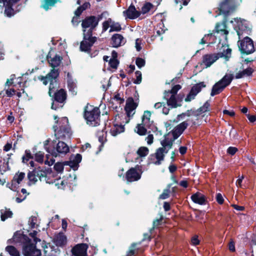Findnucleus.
I'll list each match as a JSON object with an SVG mask.
<instances>
[{"label":"nucleus","instance_id":"41","mask_svg":"<svg viewBox=\"0 0 256 256\" xmlns=\"http://www.w3.org/2000/svg\"><path fill=\"white\" fill-rule=\"evenodd\" d=\"M36 172V176L38 180H42V178H44L46 176V172L44 171L40 166L34 168Z\"/></svg>","mask_w":256,"mask_h":256},{"label":"nucleus","instance_id":"52","mask_svg":"<svg viewBox=\"0 0 256 256\" xmlns=\"http://www.w3.org/2000/svg\"><path fill=\"white\" fill-rule=\"evenodd\" d=\"M170 190L169 189L164 190L163 192L160 195V198L164 200L169 197Z\"/></svg>","mask_w":256,"mask_h":256},{"label":"nucleus","instance_id":"10","mask_svg":"<svg viewBox=\"0 0 256 256\" xmlns=\"http://www.w3.org/2000/svg\"><path fill=\"white\" fill-rule=\"evenodd\" d=\"M86 30H84L85 32ZM83 40L80 42V49L82 51L87 52L90 50V48L96 42V36H92V34H86L84 33Z\"/></svg>","mask_w":256,"mask_h":256},{"label":"nucleus","instance_id":"38","mask_svg":"<svg viewBox=\"0 0 256 256\" xmlns=\"http://www.w3.org/2000/svg\"><path fill=\"white\" fill-rule=\"evenodd\" d=\"M148 152L149 150L148 148L144 146H142L138 149L137 154L140 156L144 157L147 156L148 154Z\"/></svg>","mask_w":256,"mask_h":256},{"label":"nucleus","instance_id":"20","mask_svg":"<svg viewBox=\"0 0 256 256\" xmlns=\"http://www.w3.org/2000/svg\"><path fill=\"white\" fill-rule=\"evenodd\" d=\"M111 44L114 48L120 47L126 42V40L123 36L118 34H114L111 38Z\"/></svg>","mask_w":256,"mask_h":256},{"label":"nucleus","instance_id":"21","mask_svg":"<svg viewBox=\"0 0 256 256\" xmlns=\"http://www.w3.org/2000/svg\"><path fill=\"white\" fill-rule=\"evenodd\" d=\"M68 87L69 90L74 95L76 94V85L74 80H73L71 74L70 72H68L66 76Z\"/></svg>","mask_w":256,"mask_h":256},{"label":"nucleus","instance_id":"62","mask_svg":"<svg viewBox=\"0 0 256 256\" xmlns=\"http://www.w3.org/2000/svg\"><path fill=\"white\" fill-rule=\"evenodd\" d=\"M141 44L142 40L140 39L137 38L136 40V50L138 52L142 50Z\"/></svg>","mask_w":256,"mask_h":256},{"label":"nucleus","instance_id":"61","mask_svg":"<svg viewBox=\"0 0 256 256\" xmlns=\"http://www.w3.org/2000/svg\"><path fill=\"white\" fill-rule=\"evenodd\" d=\"M216 200L217 202L220 204H222L224 201V198L220 193L216 194Z\"/></svg>","mask_w":256,"mask_h":256},{"label":"nucleus","instance_id":"24","mask_svg":"<svg viewBox=\"0 0 256 256\" xmlns=\"http://www.w3.org/2000/svg\"><path fill=\"white\" fill-rule=\"evenodd\" d=\"M47 58L50 66L53 68L59 66L62 60V57L58 55H56L54 57L51 58L50 53L48 55Z\"/></svg>","mask_w":256,"mask_h":256},{"label":"nucleus","instance_id":"3","mask_svg":"<svg viewBox=\"0 0 256 256\" xmlns=\"http://www.w3.org/2000/svg\"><path fill=\"white\" fill-rule=\"evenodd\" d=\"M162 146V148H158L155 153L156 160L154 162L156 165H160L162 162L164 160V154H167L169 150L172 148V140H170L168 138H164L160 142Z\"/></svg>","mask_w":256,"mask_h":256},{"label":"nucleus","instance_id":"43","mask_svg":"<svg viewBox=\"0 0 256 256\" xmlns=\"http://www.w3.org/2000/svg\"><path fill=\"white\" fill-rule=\"evenodd\" d=\"M153 5L150 2L146 3L142 8V13L145 14L148 12L152 8Z\"/></svg>","mask_w":256,"mask_h":256},{"label":"nucleus","instance_id":"22","mask_svg":"<svg viewBox=\"0 0 256 256\" xmlns=\"http://www.w3.org/2000/svg\"><path fill=\"white\" fill-rule=\"evenodd\" d=\"M192 200L196 204L203 205L206 204V198L202 194L198 192L191 196Z\"/></svg>","mask_w":256,"mask_h":256},{"label":"nucleus","instance_id":"16","mask_svg":"<svg viewBox=\"0 0 256 256\" xmlns=\"http://www.w3.org/2000/svg\"><path fill=\"white\" fill-rule=\"evenodd\" d=\"M222 56V55H221V54H205L202 57V64H204L206 68L210 67Z\"/></svg>","mask_w":256,"mask_h":256},{"label":"nucleus","instance_id":"44","mask_svg":"<svg viewBox=\"0 0 256 256\" xmlns=\"http://www.w3.org/2000/svg\"><path fill=\"white\" fill-rule=\"evenodd\" d=\"M35 160L40 164L44 162V154L42 152H38L35 154Z\"/></svg>","mask_w":256,"mask_h":256},{"label":"nucleus","instance_id":"39","mask_svg":"<svg viewBox=\"0 0 256 256\" xmlns=\"http://www.w3.org/2000/svg\"><path fill=\"white\" fill-rule=\"evenodd\" d=\"M122 30L121 26L118 22H116L112 20L110 32L116 31L118 32Z\"/></svg>","mask_w":256,"mask_h":256},{"label":"nucleus","instance_id":"48","mask_svg":"<svg viewBox=\"0 0 256 256\" xmlns=\"http://www.w3.org/2000/svg\"><path fill=\"white\" fill-rule=\"evenodd\" d=\"M54 170L58 173H61L64 170V165L61 162H57L54 166Z\"/></svg>","mask_w":256,"mask_h":256},{"label":"nucleus","instance_id":"18","mask_svg":"<svg viewBox=\"0 0 256 256\" xmlns=\"http://www.w3.org/2000/svg\"><path fill=\"white\" fill-rule=\"evenodd\" d=\"M164 98L166 100L167 105L171 108L180 106V104H178L176 96H174L170 92H164Z\"/></svg>","mask_w":256,"mask_h":256},{"label":"nucleus","instance_id":"47","mask_svg":"<svg viewBox=\"0 0 256 256\" xmlns=\"http://www.w3.org/2000/svg\"><path fill=\"white\" fill-rule=\"evenodd\" d=\"M162 26H164V24L162 23H160L157 26L156 29L157 36H159L164 33L165 30L162 28Z\"/></svg>","mask_w":256,"mask_h":256},{"label":"nucleus","instance_id":"50","mask_svg":"<svg viewBox=\"0 0 256 256\" xmlns=\"http://www.w3.org/2000/svg\"><path fill=\"white\" fill-rule=\"evenodd\" d=\"M110 66L113 68H116L118 64V62L117 59L112 58L110 60L109 62Z\"/></svg>","mask_w":256,"mask_h":256},{"label":"nucleus","instance_id":"12","mask_svg":"<svg viewBox=\"0 0 256 256\" xmlns=\"http://www.w3.org/2000/svg\"><path fill=\"white\" fill-rule=\"evenodd\" d=\"M23 254L25 256H41L40 250L36 249L35 244L30 242L24 244Z\"/></svg>","mask_w":256,"mask_h":256},{"label":"nucleus","instance_id":"51","mask_svg":"<svg viewBox=\"0 0 256 256\" xmlns=\"http://www.w3.org/2000/svg\"><path fill=\"white\" fill-rule=\"evenodd\" d=\"M26 156H23L22 162L24 163H27L29 159L32 158L30 150H26Z\"/></svg>","mask_w":256,"mask_h":256},{"label":"nucleus","instance_id":"31","mask_svg":"<svg viewBox=\"0 0 256 256\" xmlns=\"http://www.w3.org/2000/svg\"><path fill=\"white\" fill-rule=\"evenodd\" d=\"M124 128L122 125H114V127L110 130V133L113 136H116L117 134L124 132Z\"/></svg>","mask_w":256,"mask_h":256},{"label":"nucleus","instance_id":"57","mask_svg":"<svg viewBox=\"0 0 256 256\" xmlns=\"http://www.w3.org/2000/svg\"><path fill=\"white\" fill-rule=\"evenodd\" d=\"M136 246V244H132L130 248L129 251L128 252L126 256H132L136 253V250L134 249V247Z\"/></svg>","mask_w":256,"mask_h":256},{"label":"nucleus","instance_id":"26","mask_svg":"<svg viewBox=\"0 0 256 256\" xmlns=\"http://www.w3.org/2000/svg\"><path fill=\"white\" fill-rule=\"evenodd\" d=\"M66 92L64 89H60L54 94V100L56 102L62 103L66 99Z\"/></svg>","mask_w":256,"mask_h":256},{"label":"nucleus","instance_id":"9","mask_svg":"<svg viewBox=\"0 0 256 256\" xmlns=\"http://www.w3.org/2000/svg\"><path fill=\"white\" fill-rule=\"evenodd\" d=\"M60 125L58 130L57 134L59 138H69L71 136L70 129L68 126V119L66 117L62 118L60 121Z\"/></svg>","mask_w":256,"mask_h":256},{"label":"nucleus","instance_id":"34","mask_svg":"<svg viewBox=\"0 0 256 256\" xmlns=\"http://www.w3.org/2000/svg\"><path fill=\"white\" fill-rule=\"evenodd\" d=\"M6 250L12 256H20V252L16 248L12 246H8L6 248Z\"/></svg>","mask_w":256,"mask_h":256},{"label":"nucleus","instance_id":"64","mask_svg":"<svg viewBox=\"0 0 256 256\" xmlns=\"http://www.w3.org/2000/svg\"><path fill=\"white\" fill-rule=\"evenodd\" d=\"M113 100L118 102L119 104H122L124 102V100L120 98L119 94L115 95L113 98Z\"/></svg>","mask_w":256,"mask_h":256},{"label":"nucleus","instance_id":"37","mask_svg":"<svg viewBox=\"0 0 256 256\" xmlns=\"http://www.w3.org/2000/svg\"><path fill=\"white\" fill-rule=\"evenodd\" d=\"M215 39V36L213 35L212 34H206L204 37L201 40L200 42V44H204L210 40H214Z\"/></svg>","mask_w":256,"mask_h":256},{"label":"nucleus","instance_id":"56","mask_svg":"<svg viewBox=\"0 0 256 256\" xmlns=\"http://www.w3.org/2000/svg\"><path fill=\"white\" fill-rule=\"evenodd\" d=\"M4 90H6V95L8 97H12L15 94L16 90L14 88L6 89V87H5Z\"/></svg>","mask_w":256,"mask_h":256},{"label":"nucleus","instance_id":"59","mask_svg":"<svg viewBox=\"0 0 256 256\" xmlns=\"http://www.w3.org/2000/svg\"><path fill=\"white\" fill-rule=\"evenodd\" d=\"M37 234V232L36 230H33L32 232L30 233V236L33 238L34 241L35 243H36L38 242H40V240L36 238V235Z\"/></svg>","mask_w":256,"mask_h":256},{"label":"nucleus","instance_id":"11","mask_svg":"<svg viewBox=\"0 0 256 256\" xmlns=\"http://www.w3.org/2000/svg\"><path fill=\"white\" fill-rule=\"evenodd\" d=\"M99 19L95 16H90L84 18L82 24L83 28H90L88 34H92V30L98 26Z\"/></svg>","mask_w":256,"mask_h":256},{"label":"nucleus","instance_id":"29","mask_svg":"<svg viewBox=\"0 0 256 256\" xmlns=\"http://www.w3.org/2000/svg\"><path fill=\"white\" fill-rule=\"evenodd\" d=\"M25 177V174L23 172L16 173L12 180L14 184H20Z\"/></svg>","mask_w":256,"mask_h":256},{"label":"nucleus","instance_id":"5","mask_svg":"<svg viewBox=\"0 0 256 256\" xmlns=\"http://www.w3.org/2000/svg\"><path fill=\"white\" fill-rule=\"evenodd\" d=\"M232 80V74H226L220 80L213 86L210 96H213L220 93L231 83Z\"/></svg>","mask_w":256,"mask_h":256},{"label":"nucleus","instance_id":"14","mask_svg":"<svg viewBox=\"0 0 256 256\" xmlns=\"http://www.w3.org/2000/svg\"><path fill=\"white\" fill-rule=\"evenodd\" d=\"M138 104L134 102L132 98H129L127 100L125 106V110L128 118V120L126 121V123L129 122L130 118L135 114V110Z\"/></svg>","mask_w":256,"mask_h":256},{"label":"nucleus","instance_id":"35","mask_svg":"<svg viewBox=\"0 0 256 256\" xmlns=\"http://www.w3.org/2000/svg\"><path fill=\"white\" fill-rule=\"evenodd\" d=\"M56 244L59 246H62L66 242V238L64 234H60L56 237Z\"/></svg>","mask_w":256,"mask_h":256},{"label":"nucleus","instance_id":"55","mask_svg":"<svg viewBox=\"0 0 256 256\" xmlns=\"http://www.w3.org/2000/svg\"><path fill=\"white\" fill-rule=\"evenodd\" d=\"M136 66L139 68H141L142 67L144 66L145 64V61L144 59L142 58H137L136 59Z\"/></svg>","mask_w":256,"mask_h":256},{"label":"nucleus","instance_id":"2","mask_svg":"<svg viewBox=\"0 0 256 256\" xmlns=\"http://www.w3.org/2000/svg\"><path fill=\"white\" fill-rule=\"evenodd\" d=\"M50 142L49 140H47L44 142V148L46 151L55 157L57 156L58 154H66L69 152V147L64 142H58L56 144V147L54 146V144L52 142V147L48 146Z\"/></svg>","mask_w":256,"mask_h":256},{"label":"nucleus","instance_id":"46","mask_svg":"<svg viewBox=\"0 0 256 256\" xmlns=\"http://www.w3.org/2000/svg\"><path fill=\"white\" fill-rule=\"evenodd\" d=\"M112 22V19L108 18L107 20H106L102 23V32H106L109 27L110 28Z\"/></svg>","mask_w":256,"mask_h":256},{"label":"nucleus","instance_id":"63","mask_svg":"<svg viewBox=\"0 0 256 256\" xmlns=\"http://www.w3.org/2000/svg\"><path fill=\"white\" fill-rule=\"evenodd\" d=\"M196 95H194V93H192V91L190 90V94L188 95L186 98H185L186 102H190L192 100L194 99Z\"/></svg>","mask_w":256,"mask_h":256},{"label":"nucleus","instance_id":"19","mask_svg":"<svg viewBox=\"0 0 256 256\" xmlns=\"http://www.w3.org/2000/svg\"><path fill=\"white\" fill-rule=\"evenodd\" d=\"M141 175L138 173L136 168H130L126 173V179L128 182L137 181L140 178Z\"/></svg>","mask_w":256,"mask_h":256},{"label":"nucleus","instance_id":"60","mask_svg":"<svg viewBox=\"0 0 256 256\" xmlns=\"http://www.w3.org/2000/svg\"><path fill=\"white\" fill-rule=\"evenodd\" d=\"M82 160V156L80 154H77L76 156H74L73 159L74 162L75 164H78L81 162Z\"/></svg>","mask_w":256,"mask_h":256},{"label":"nucleus","instance_id":"28","mask_svg":"<svg viewBox=\"0 0 256 256\" xmlns=\"http://www.w3.org/2000/svg\"><path fill=\"white\" fill-rule=\"evenodd\" d=\"M210 106V104L208 102H206L204 105L199 108L195 112L194 114L196 116L202 115L205 112H206L209 110V107Z\"/></svg>","mask_w":256,"mask_h":256},{"label":"nucleus","instance_id":"40","mask_svg":"<svg viewBox=\"0 0 256 256\" xmlns=\"http://www.w3.org/2000/svg\"><path fill=\"white\" fill-rule=\"evenodd\" d=\"M56 3V0H44L42 8L46 10H48L51 6H54Z\"/></svg>","mask_w":256,"mask_h":256},{"label":"nucleus","instance_id":"58","mask_svg":"<svg viewBox=\"0 0 256 256\" xmlns=\"http://www.w3.org/2000/svg\"><path fill=\"white\" fill-rule=\"evenodd\" d=\"M237 151L238 148L233 146H230L227 150V152L232 156Z\"/></svg>","mask_w":256,"mask_h":256},{"label":"nucleus","instance_id":"54","mask_svg":"<svg viewBox=\"0 0 256 256\" xmlns=\"http://www.w3.org/2000/svg\"><path fill=\"white\" fill-rule=\"evenodd\" d=\"M136 79L134 80V83L139 84L142 82V74L140 71H136L135 73Z\"/></svg>","mask_w":256,"mask_h":256},{"label":"nucleus","instance_id":"17","mask_svg":"<svg viewBox=\"0 0 256 256\" xmlns=\"http://www.w3.org/2000/svg\"><path fill=\"white\" fill-rule=\"evenodd\" d=\"M140 14V12L138 11L134 6L130 5L128 8L123 12V16L126 19L134 20L138 18Z\"/></svg>","mask_w":256,"mask_h":256},{"label":"nucleus","instance_id":"45","mask_svg":"<svg viewBox=\"0 0 256 256\" xmlns=\"http://www.w3.org/2000/svg\"><path fill=\"white\" fill-rule=\"evenodd\" d=\"M217 54H221V55H222V56L220 58L224 57L226 60H228L231 54V50L230 48H227L226 50H224L222 52H218Z\"/></svg>","mask_w":256,"mask_h":256},{"label":"nucleus","instance_id":"6","mask_svg":"<svg viewBox=\"0 0 256 256\" xmlns=\"http://www.w3.org/2000/svg\"><path fill=\"white\" fill-rule=\"evenodd\" d=\"M242 38V40H240L238 42V45L240 52L246 54H251L254 52L255 48L253 40L248 36Z\"/></svg>","mask_w":256,"mask_h":256},{"label":"nucleus","instance_id":"13","mask_svg":"<svg viewBox=\"0 0 256 256\" xmlns=\"http://www.w3.org/2000/svg\"><path fill=\"white\" fill-rule=\"evenodd\" d=\"M59 75L58 70L53 69L46 75L50 82L49 94L51 96L52 92H54L55 88L57 86L56 79Z\"/></svg>","mask_w":256,"mask_h":256},{"label":"nucleus","instance_id":"15","mask_svg":"<svg viewBox=\"0 0 256 256\" xmlns=\"http://www.w3.org/2000/svg\"><path fill=\"white\" fill-rule=\"evenodd\" d=\"M88 245L86 244H76L71 250L72 256H88Z\"/></svg>","mask_w":256,"mask_h":256},{"label":"nucleus","instance_id":"4","mask_svg":"<svg viewBox=\"0 0 256 256\" xmlns=\"http://www.w3.org/2000/svg\"><path fill=\"white\" fill-rule=\"evenodd\" d=\"M234 28L238 36L239 39L250 34L252 28L250 23L245 20L235 18Z\"/></svg>","mask_w":256,"mask_h":256},{"label":"nucleus","instance_id":"30","mask_svg":"<svg viewBox=\"0 0 256 256\" xmlns=\"http://www.w3.org/2000/svg\"><path fill=\"white\" fill-rule=\"evenodd\" d=\"M0 218L2 221H4L8 218H11L12 215V212L6 208L0 210Z\"/></svg>","mask_w":256,"mask_h":256},{"label":"nucleus","instance_id":"33","mask_svg":"<svg viewBox=\"0 0 256 256\" xmlns=\"http://www.w3.org/2000/svg\"><path fill=\"white\" fill-rule=\"evenodd\" d=\"M142 122L141 124H138L136 128V132L139 135L144 136L146 134V128Z\"/></svg>","mask_w":256,"mask_h":256},{"label":"nucleus","instance_id":"49","mask_svg":"<svg viewBox=\"0 0 256 256\" xmlns=\"http://www.w3.org/2000/svg\"><path fill=\"white\" fill-rule=\"evenodd\" d=\"M181 88V86L180 84H176L168 92H170L172 94H174V96L176 95V93L178 90Z\"/></svg>","mask_w":256,"mask_h":256},{"label":"nucleus","instance_id":"1","mask_svg":"<svg viewBox=\"0 0 256 256\" xmlns=\"http://www.w3.org/2000/svg\"><path fill=\"white\" fill-rule=\"evenodd\" d=\"M84 116L88 124L92 126L100 124V111L98 108L88 105L85 108Z\"/></svg>","mask_w":256,"mask_h":256},{"label":"nucleus","instance_id":"25","mask_svg":"<svg viewBox=\"0 0 256 256\" xmlns=\"http://www.w3.org/2000/svg\"><path fill=\"white\" fill-rule=\"evenodd\" d=\"M254 72V70L251 68H248L242 71L236 73L235 76L236 79L243 78L246 76H250Z\"/></svg>","mask_w":256,"mask_h":256},{"label":"nucleus","instance_id":"36","mask_svg":"<svg viewBox=\"0 0 256 256\" xmlns=\"http://www.w3.org/2000/svg\"><path fill=\"white\" fill-rule=\"evenodd\" d=\"M5 7V10H4V14L8 17H10L12 16H13L14 14V10L12 8V6L14 5V4H10V5H6V4H4Z\"/></svg>","mask_w":256,"mask_h":256},{"label":"nucleus","instance_id":"8","mask_svg":"<svg viewBox=\"0 0 256 256\" xmlns=\"http://www.w3.org/2000/svg\"><path fill=\"white\" fill-rule=\"evenodd\" d=\"M236 6V0H222L219 4L220 13L227 14L234 10Z\"/></svg>","mask_w":256,"mask_h":256},{"label":"nucleus","instance_id":"27","mask_svg":"<svg viewBox=\"0 0 256 256\" xmlns=\"http://www.w3.org/2000/svg\"><path fill=\"white\" fill-rule=\"evenodd\" d=\"M151 113L150 111L146 110L144 112L142 122L146 127L150 128L152 124V121L150 120Z\"/></svg>","mask_w":256,"mask_h":256},{"label":"nucleus","instance_id":"23","mask_svg":"<svg viewBox=\"0 0 256 256\" xmlns=\"http://www.w3.org/2000/svg\"><path fill=\"white\" fill-rule=\"evenodd\" d=\"M226 24L224 22L217 24L216 26V32L218 34H221L225 40L227 39V35L228 33V32L226 30Z\"/></svg>","mask_w":256,"mask_h":256},{"label":"nucleus","instance_id":"53","mask_svg":"<svg viewBox=\"0 0 256 256\" xmlns=\"http://www.w3.org/2000/svg\"><path fill=\"white\" fill-rule=\"evenodd\" d=\"M36 218L35 216H32L30 218L28 224L31 228H34L36 227Z\"/></svg>","mask_w":256,"mask_h":256},{"label":"nucleus","instance_id":"32","mask_svg":"<svg viewBox=\"0 0 256 256\" xmlns=\"http://www.w3.org/2000/svg\"><path fill=\"white\" fill-rule=\"evenodd\" d=\"M204 87H206V84L204 82H200L194 86L192 87L191 90L192 91V93L194 94V95H196L201 91L202 88Z\"/></svg>","mask_w":256,"mask_h":256},{"label":"nucleus","instance_id":"42","mask_svg":"<svg viewBox=\"0 0 256 256\" xmlns=\"http://www.w3.org/2000/svg\"><path fill=\"white\" fill-rule=\"evenodd\" d=\"M36 171L34 170V168L28 174V178L30 182L35 183L38 181V178L36 176Z\"/></svg>","mask_w":256,"mask_h":256},{"label":"nucleus","instance_id":"7","mask_svg":"<svg viewBox=\"0 0 256 256\" xmlns=\"http://www.w3.org/2000/svg\"><path fill=\"white\" fill-rule=\"evenodd\" d=\"M188 122L184 121L178 124L170 132L166 135L164 138H168L170 140H172L173 143L174 141L178 138L186 128L188 125Z\"/></svg>","mask_w":256,"mask_h":256}]
</instances>
